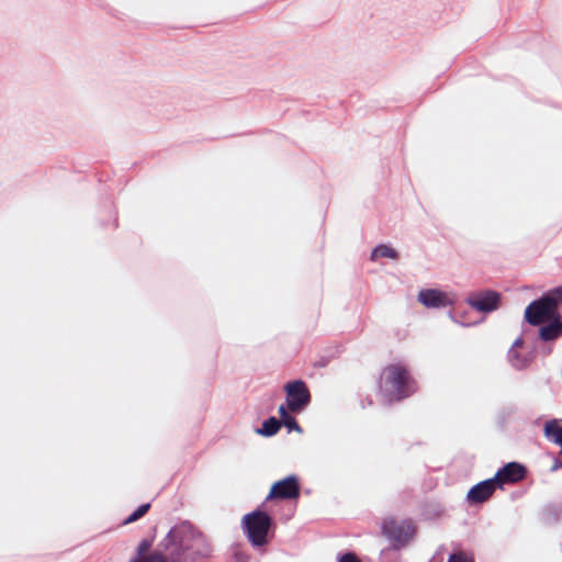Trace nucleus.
<instances>
[{"mask_svg": "<svg viewBox=\"0 0 562 562\" xmlns=\"http://www.w3.org/2000/svg\"><path fill=\"white\" fill-rule=\"evenodd\" d=\"M158 547L171 551L180 560L190 562L210 559L213 553L210 539L188 519L171 526L158 542Z\"/></svg>", "mask_w": 562, "mask_h": 562, "instance_id": "f257e3e1", "label": "nucleus"}, {"mask_svg": "<svg viewBox=\"0 0 562 562\" xmlns=\"http://www.w3.org/2000/svg\"><path fill=\"white\" fill-rule=\"evenodd\" d=\"M240 526L250 547L260 554L266 553L267 546L274 536L277 522L273 514L266 508L265 502L245 514Z\"/></svg>", "mask_w": 562, "mask_h": 562, "instance_id": "f03ea898", "label": "nucleus"}, {"mask_svg": "<svg viewBox=\"0 0 562 562\" xmlns=\"http://www.w3.org/2000/svg\"><path fill=\"white\" fill-rule=\"evenodd\" d=\"M383 374L384 380H382V376L380 378L379 389L389 404L401 402L413 395L417 390L416 381L411 375L407 367L402 363L389 364L384 368Z\"/></svg>", "mask_w": 562, "mask_h": 562, "instance_id": "7ed1b4c3", "label": "nucleus"}, {"mask_svg": "<svg viewBox=\"0 0 562 562\" xmlns=\"http://www.w3.org/2000/svg\"><path fill=\"white\" fill-rule=\"evenodd\" d=\"M381 533L389 540V547L401 550L416 536L417 527L411 518L397 522L393 517H387L381 522Z\"/></svg>", "mask_w": 562, "mask_h": 562, "instance_id": "20e7f679", "label": "nucleus"}, {"mask_svg": "<svg viewBox=\"0 0 562 562\" xmlns=\"http://www.w3.org/2000/svg\"><path fill=\"white\" fill-rule=\"evenodd\" d=\"M531 316L537 313L524 312V322L532 327H538L536 341L552 344L562 337V314L539 315V322H533Z\"/></svg>", "mask_w": 562, "mask_h": 562, "instance_id": "39448f33", "label": "nucleus"}, {"mask_svg": "<svg viewBox=\"0 0 562 562\" xmlns=\"http://www.w3.org/2000/svg\"><path fill=\"white\" fill-rule=\"evenodd\" d=\"M282 390L285 394V402L281 405H285V408H289L292 413L301 414L311 405L312 394L303 379L286 381Z\"/></svg>", "mask_w": 562, "mask_h": 562, "instance_id": "423d86ee", "label": "nucleus"}, {"mask_svg": "<svg viewBox=\"0 0 562 562\" xmlns=\"http://www.w3.org/2000/svg\"><path fill=\"white\" fill-rule=\"evenodd\" d=\"M562 307V284L544 291L539 297L532 300L525 308V312H535L537 315L561 314ZM533 322H539V316H531Z\"/></svg>", "mask_w": 562, "mask_h": 562, "instance_id": "0eeeda50", "label": "nucleus"}, {"mask_svg": "<svg viewBox=\"0 0 562 562\" xmlns=\"http://www.w3.org/2000/svg\"><path fill=\"white\" fill-rule=\"evenodd\" d=\"M301 495L300 477L296 474H289L272 483L265 504L277 501H297Z\"/></svg>", "mask_w": 562, "mask_h": 562, "instance_id": "6e6552de", "label": "nucleus"}, {"mask_svg": "<svg viewBox=\"0 0 562 562\" xmlns=\"http://www.w3.org/2000/svg\"><path fill=\"white\" fill-rule=\"evenodd\" d=\"M528 474V468L518 461H510L499 467L493 475L494 481L499 490H504L505 485L516 484Z\"/></svg>", "mask_w": 562, "mask_h": 562, "instance_id": "1a4fd4ad", "label": "nucleus"}, {"mask_svg": "<svg viewBox=\"0 0 562 562\" xmlns=\"http://www.w3.org/2000/svg\"><path fill=\"white\" fill-rule=\"evenodd\" d=\"M502 295L495 290H484L470 294L465 302L470 307L482 314H490L496 311L501 305Z\"/></svg>", "mask_w": 562, "mask_h": 562, "instance_id": "9d476101", "label": "nucleus"}, {"mask_svg": "<svg viewBox=\"0 0 562 562\" xmlns=\"http://www.w3.org/2000/svg\"><path fill=\"white\" fill-rule=\"evenodd\" d=\"M417 301L428 310H439L453 305V300L449 294L437 288L422 289L418 292Z\"/></svg>", "mask_w": 562, "mask_h": 562, "instance_id": "9b49d317", "label": "nucleus"}, {"mask_svg": "<svg viewBox=\"0 0 562 562\" xmlns=\"http://www.w3.org/2000/svg\"><path fill=\"white\" fill-rule=\"evenodd\" d=\"M498 486L496 485V482L494 481V477H488L483 481H480L479 483L472 485L467 495H465V502L470 506H479L484 504L490 499L492 494L497 490Z\"/></svg>", "mask_w": 562, "mask_h": 562, "instance_id": "f8f14e48", "label": "nucleus"}, {"mask_svg": "<svg viewBox=\"0 0 562 562\" xmlns=\"http://www.w3.org/2000/svg\"><path fill=\"white\" fill-rule=\"evenodd\" d=\"M419 516L425 521H435L445 513L443 505L436 499H424L418 505Z\"/></svg>", "mask_w": 562, "mask_h": 562, "instance_id": "ddd939ff", "label": "nucleus"}, {"mask_svg": "<svg viewBox=\"0 0 562 562\" xmlns=\"http://www.w3.org/2000/svg\"><path fill=\"white\" fill-rule=\"evenodd\" d=\"M543 436L544 438L562 448V419H550L547 420L543 425Z\"/></svg>", "mask_w": 562, "mask_h": 562, "instance_id": "4468645a", "label": "nucleus"}, {"mask_svg": "<svg viewBox=\"0 0 562 562\" xmlns=\"http://www.w3.org/2000/svg\"><path fill=\"white\" fill-rule=\"evenodd\" d=\"M278 414L280 417L281 427L284 426L288 432L295 431L297 434H303L304 430L295 418L294 413H292L289 408H285V405H279Z\"/></svg>", "mask_w": 562, "mask_h": 562, "instance_id": "2eb2a0df", "label": "nucleus"}, {"mask_svg": "<svg viewBox=\"0 0 562 562\" xmlns=\"http://www.w3.org/2000/svg\"><path fill=\"white\" fill-rule=\"evenodd\" d=\"M281 429L280 417L269 416L265 418L260 427L256 428V434L263 438H271L276 436Z\"/></svg>", "mask_w": 562, "mask_h": 562, "instance_id": "dca6fc26", "label": "nucleus"}, {"mask_svg": "<svg viewBox=\"0 0 562 562\" xmlns=\"http://www.w3.org/2000/svg\"><path fill=\"white\" fill-rule=\"evenodd\" d=\"M381 258L398 260L400 252L395 248H393L391 245L381 243L371 249L369 259L371 261H376L378 259H381Z\"/></svg>", "mask_w": 562, "mask_h": 562, "instance_id": "f3484780", "label": "nucleus"}, {"mask_svg": "<svg viewBox=\"0 0 562 562\" xmlns=\"http://www.w3.org/2000/svg\"><path fill=\"white\" fill-rule=\"evenodd\" d=\"M448 315L452 322L461 325L462 327L475 326L484 321V317H482L479 321H470L469 319L470 312L465 311V310H459V308L450 310L448 312Z\"/></svg>", "mask_w": 562, "mask_h": 562, "instance_id": "a211bd4d", "label": "nucleus"}, {"mask_svg": "<svg viewBox=\"0 0 562 562\" xmlns=\"http://www.w3.org/2000/svg\"><path fill=\"white\" fill-rule=\"evenodd\" d=\"M562 518V504L550 503L542 510V520L548 525L557 524Z\"/></svg>", "mask_w": 562, "mask_h": 562, "instance_id": "6ab92c4d", "label": "nucleus"}, {"mask_svg": "<svg viewBox=\"0 0 562 562\" xmlns=\"http://www.w3.org/2000/svg\"><path fill=\"white\" fill-rule=\"evenodd\" d=\"M157 527L154 526V535L143 538L135 550V554L130 559L128 562H138L140 558H144V553L147 552L154 544L156 538Z\"/></svg>", "mask_w": 562, "mask_h": 562, "instance_id": "aec40b11", "label": "nucleus"}, {"mask_svg": "<svg viewBox=\"0 0 562 562\" xmlns=\"http://www.w3.org/2000/svg\"><path fill=\"white\" fill-rule=\"evenodd\" d=\"M228 555L234 562H249V554L246 546L240 542H234L228 549Z\"/></svg>", "mask_w": 562, "mask_h": 562, "instance_id": "412c9836", "label": "nucleus"}, {"mask_svg": "<svg viewBox=\"0 0 562 562\" xmlns=\"http://www.w3.org/2000/svg\"><path fill=\"white\" fill-rule=\"evenodd\" d=\"M150 507V502L138 505L127 517L124 518L122 525H130L139 520L149 512Z\"/></svg>", "mask_w": 562, "mask_h": 562, "instance_id": "4be33fe9", "label": "nucleus"}, {"mask_svg": "<svg viewBox=\"0 0 562 562\" xmlns=\"http://www.w3.org/2000/svg\"><path fill=\"white\" fill-rule=\"evenodd\" d=\"M391 547L381 550L379 555V562H403L401 554Z\"/></svg>", "mask_w": 562, "mask_h": 562, "instance_id": "5701e85b", "label": "nucleus"}, {"mask_svg": "<svg viewBox=\"0 0 562 562\" xmlns=\"http://www.w3.org/2000/svg\"><path fill=\"white\" fill-rule=\"evenodd\" d=\"M156 562H190L186 560H180L176 557L171 551L165 550L157 546L156 548Z\"/></svg>", "mask_w": 562, "mask_h": 562, "instance_id": "b1692460", "label": "nucleus"}, {"mask_svg": "<svg viewBox=\"0 0 562 562\" xmlns=\"http://www.w3.org/2000/svg\"><path fill=\"white\" fill-rule=\"evenodd\" d=\"M507 358H508L510 366L518 371H522L528 368V367H521V362L526 357L522 353H520L518 350L513 349V351H507Z\"/></svg>", "mask_w": 562, "mask_h": 562, "instance_id": "393cba45", "label": "nucleus"}, {"mask_svg": "<svg viewBox=\"0 0 562 562\" xmlns=\"http://www.w3.org/2000/svg\"><path fill=\"white\" fill-rule=\"evenodd\" d=\"M339 352V347H336L335 351L319 356V358L313 363V367L317 369L326 368Z\"/></svg>", "mask_w": 562, "mask_h": 562, "instance_id": "a878e982", "label": "nucleus"}, {"mask_svg": "<svg viewBox=\"0 0 562 562\" xmlns=\"http://www.w3.org/2000/svg\"><path fill=\"white\" fill-rule=\"evenodd\" d=\"M447 562H475L472 555L464 553L463 551L456 552L449 554Z\"/></svg>", "mask_w": 562, "mask_h": 562, "instance_id": "bb28decb", "label": "nucleus"}, {"mask_svg": "<svg viewBox=\"0 0 562 562\" xmlns=\"http://www.w3.org/2000/svg\"><path fill=\"white\" fill-rule=\"evenodd\" d=\"M337 562H361L353 551H342L337 554Z\"/></svg>", "mask_w": 562, "mask_h": 562, "instance_id": "cd10ccee", "label": "nucleus"}, {"mask_svg": "<svg viewBox=\"0 0 562 562\" xmlns=\"http://www.w3.org/2000/svg\"><path fill=\"white\" fill-rule=\"evenodd\" d=\"M526 358L521 362V367H529L537 356V347L536 345L532 346V348L524 355Z\"/></svg>", "mask_w": 562, "mask_h": 562, "instance_id": "c85d7f7f", "label": "nucleus"}, {"mask_svg": "<svg viewBox=\"0 0 562 562\" xmlns=\"http://www.w3.org/2000/svg\"><path fill=\"white\" fill-rule=\"evenodd\" d=\"M524 331L514 340V342L512 344L510 348L508 349V351H513L514 350H517L518 348H522L524 345H525V341H524Z\"/></svg>", "mask_w": 562, "mask_h": 562, "instance_id": "c756f323", "label": "nucleus"}, {"mask_svg": "<svg viewBox=\"0 0 562 562\" xmlns=\"http://www.w3.org/2000/svg\"><path fill=\"white\" fill-rule=\"evenodd\" d=\"M562 469V459L561 458H554L553 463L551 465L550 472H555L558 470Z\"/></svg>", "mask_w": 562, "mask_h": 562, "instance_id": "7c9ffc66", "label": "nucleus"}, {"mask_svg": "<svg viewBox=\"0 0 562 562\" xmlns=\"http://www.w3.org/2000/svg\"><path fill=\"white\" fill-rule=\"evenodd\" d=\"M138 562H156V549L151 551L147 557L140 558Z\"/></svg>", "mask_w": 562, "mask_h": 562, "instance_id": "2f4dec72", "label": "nucleus"}, {"mask_svg": "<svg viewBox=\"0 0 562 562\" xmlns=\"http://www.w3.org/2000/svg\"><path fill=\"white\" fill-rule=\"evenodd\" d=\"M540 352L543 357H548L552 352V347L550 346V344H542Z\"/></svg>", "mask_w": 562, "mask_h": 562, "instance_id": "473e14b6", "label": "nucleus"}, {"mask_svg": "<svg viewBox=\"0 0 562 562\" xmlns=\"http://www.w3.org/2000/svg\"><path fill=\"white\" fill-rule=\"evenodd\" d=\"M117 226H119V220H117V215L115 214L114 220H113V227L116 228Z\"/></svg>", "mask_w": 562, "mask_h": 562, "instance_id": "72a5a7b5", "label": "nucleus"}, {"mask_svg": "<svg viewBox=\"0 0 562 562\" xmlns=\"http://www.w3.org/2000/svg\"><path fill=\"white\" fill-rule=\"evenodd\" d=\"M293 509L286 515L285 520H289L293 516Z\"/></svg>", "mask_w": 562, "mask_h": 562, "instance_id": "f704fd0d", "label": "nucleus"}, {"mask_svg": "<svg viewBox=\"0 0 562 562\" xmlns=\"http://www.w3.org/2000/svg\"><path fill=\"white\" fill-rule=\"evenodd\" d=\"M112 206H113V203H112V202H109L106 205H104V207H106V209H109V210H111V209H112Z\"/></svg>", "mask_w": 562, "mask_h": 562, "instance_id": "c9c22d12", "label": "nucleus"}, {"mask_svg": "<svg viewBox=\"0 0 562 562\" xmlns=\"http://www.w3.org/2000/svg\"><path fill=\"white\" fill-rule=\"evenodd\" d=\"M100 224H101V226H103V227H105V226H106V223H105V222H101Z\"/></svg>", "mask_w": 562, "mask_h": 562, "instance_id": "e433bc0d", "label": "nucleus"}, {"mask_svg": "<svg viewBox=\"0 0 562 562\" xmlns=\"http://www.w3.org/2000/svg\"><path fill=\"white\" fill-rule=\"evenodd\" d=\"M560 456H562V448L560 449V452H559Z\"/></svg>", "mask_w": 562, "mask_h": 562, "instance_id": "4c0bfd02", "label": "nucleus"}]
</instances>
